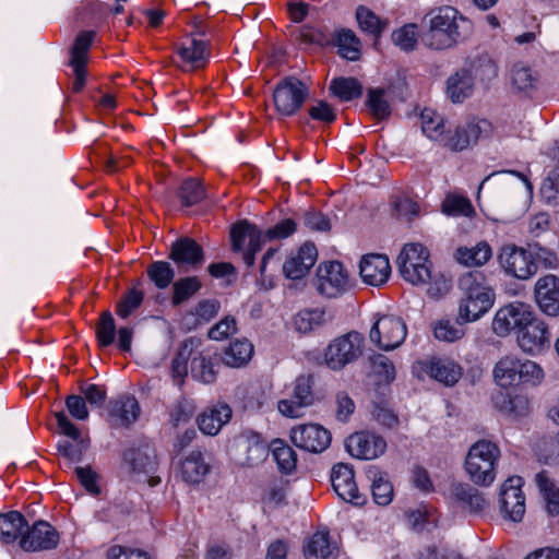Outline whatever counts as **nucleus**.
Instances as JSON below:
<instances>
[{"label": "nucleus", "mask_w": 559, "mask_h": 559, "mask_svg": "<svg viewBox=\"0 0 559 559\" xmlns=\"http://www.w3.org/2000/svg\"><path fill=\"white\" fill-rule=\"evenodd\" d=\"M442 211L452 216H471L474 213L471 201L462 195H448L442 203Z\"/></svg>", "instance_id": "052dcab7"}, {"label": "nucleus", "mask_w": 559, "mask_h": 559, "mask_svg": "<svg viewBox=\"0 0 559 559\" xmlns=\"http://www.w3.org/2000/svg\"><path fill=\"white\" fill-rule=\"evenodd\" d=\"M338 53L350 61H356L360 56V40L350 29H342L336 35Z\"/></svg>", "instance_id": "09e8293b"}, {"label": "nucleus", "mask_w": 559, "mask_h": 559, "mask_svg": "<svg viewBox=\"0 0 559 559\" xmlns=\"http://www.w3.org/2000/svg\"><path fill=\"white\" fill-rule=\"evenodd\" d=\"M201 286L202 284L197 276H188L176 281L173 286V305L179 306L190 299L201 288Z\"/></svg>", "instance_id": "864d4df0"}, {"label": "nucleus", "mask_w": 559, "mask_h": 559, "mask_svg": "<svg viewBox=\"0 0 559 559\" xmlns=\"http://www.w3.org/2000/svg\"><path fill=\"white\" fill-rule=\"evenodd\" d=\"M238 447L243 453L239 459L241 465L255 466L262 463L269 455L270 444L258 432L247 429L238 438Z\"/></svg>", "instance_id": "4be33fe9"}, {"label": "nucleus", "mask_w": 559, "mask_h": 559, "mask_svg": "<svg viewBox=\"0 0 559 559\" xmlns=\"http://www.w3.org/2000/svg\"><path fill=\"white\" fill-rule=\"evenodd\" d=\"M473 78L483 82L495 79L498 74V67L496 62L488 56L481 55L473 63L472 69Z\"/></svg>", "instance_id": "680f3d73"}, {"label": "nucleus", "mask_w": 559, "mask_h": 559, "mask_svg": "<svg viewBox=\"0 0 559 559\" xmlns=\"http://www.w3.org/2000/svg\"><path fill=\"white\" fill-rule=\"evenodd\" d=\"M540 193L547 203H556L559 200V168L551 170L544 179Z\"/></svg>", "instance_id": "69168bd1"}, {"label": "nucleus", "mask_w": 559, "mask_h": 559, "mask_svg": "<svg viewBox=\"0 0 559 559\" xmlns=\"http://www.w3.org/2000/svg\"><path fill=\"white\" fill-rule=\"evenodd\" d=\"M481 124H487V121H468L464 124L457 126L454 131H449L444 134L442 145L453 152H460L475 143L483 131Z\"/></svg>", "instance_id": "cd10ccee"}, {"label": "nucleus", "mask_w": 559, "mask_h": 559, "mask_svg": "<svg viewBox=\"0 0 559 559\" xmlns=\"http://www.w3.org/2000/svg\"><path fill=\"white\" fill-rule=\"evenodd\" d=\"M178 197L185 206H192L201 202L205 197V189L197 178H188L178 189Z\"/></svg>", "instance_id": "8fccbe9b"}, {"label": "nucleus", "mask_w": 559, "mask_h": 559, "mask_svg": "<svg viewBox=\"0 0 559 559\" xmlns=\"http://www.w3.org/2000/svg\"><path fill=\"white\" fill-rule=\"evenodd\" d=\"M147 275L156 287L164 289L173 282L175 272L168 262L155 261L147 267Z\"/></svg>", "instance_id": "13d9d810"}, {"label": "nucleus", "mask_w": 559, "mask_h": 559, "mask_svg": "<svg viewBox=\"0 0 559 559\" xmlns=\"http://www.w3.org/2000/svg\"><path fill=\"white\" fill-rule=\"evenodd\" d=\"M368 478L371 480V493L379 506H388L393 499V486L388 475L377 467L368 471Z\"/></svg>", "instance_id": "4c0bfd02"}, {"label": "nucleus", "mask_w": 559, "mask_h": 559, "mask_svg": "<svg viewBox=\"0 0 559 559\" xmlns=\"http://www.w3.org/2000/svg\"><path fill=\"white\" fill-rule=\"evenodd\" d=\"M192 345L193 342L191 340L185 341L171 361V376L178 385L183 383V379L188 374V360L193 355Z\"/></svg>", "instance_id": "49530a36"}, {"label": "nucleus", "mask_w": 559, "mask_h": 559, "mask_svg": "<svg viewBox=\"0 0 559 559\" xmlns=\"http://www.w3.org/2000/svg\"><path fill=\"white\" fill-rule=\"evenodd\" d=\"M499 457L500 450L496 443L488 440L474 443L465 460V469L471 480L478 486L491 485Z\"/></svg>", "instance_id": "39448f33"}, {"label": "nucleus", "mask_w": 559, "mask_h": 559, "mask_svg": "<svg viewBox=\"0 0 559 559\" xmlns=\"http://www.w3.org/2000/svg\"><path fill=\"white\" fill-rule=\"evenodd\" d=\"M292 442L309 452L320 453L331 443V433L320 425H300L290 431Z\"/></svg>", "instance_id": "a211bd4d"}, {"label": "nucleus", "mask_w": 559, "mask_h": 559, "mask_svg": "<svg viewBox=\"0 0 559 559\" xmlns=\"http://www.w3.org/2000/svg\"><path fill=\"white\" fill-rule=\"evenodd\" d=\"M313 377L311 374L299 376L294 382L293 393L289 399L281 400L277 408L286 417L298 418L304 415V409L313 403Z\"/></svg>", "instance_id": "4468645a"}, {"label": "nucleus", "mask_w": 559, "mask_h": 559, "mask_svg": "<svg viewBox=\"0 0 559 559\" xmlns=\"http://www.w3.org/2000/svg\"><path fill=\"white\" fill-rule=\"evenodd\" d=\"M330 91L342 102H350L362 95V85L355 78H335L330 83Z\"/></svg>", "instance_id": "79ce46f5"}, {"label": "nucleus", "mask_w": 559, "mask_h": 559, "mask_svg": "<svg viewBox=\"0 0 559 559\" xmlns=\"http://www.w3.org/2000/svg\"><path fill=\"white\" fill-rule=\"evenodd\" d=\"M109 419L115 427H128L140 415V405L134 396H120L109 403Z\"/></svg>", "instance_id": "c85d7f7f"}, {"label": "nucleus", "mask_w": 559, "mask_h": 559, "mask_svg": "<svg viewBox=\"0 0 559 559\" xmlns=\"http://www.w3.org/2000/svg\"><path fill=\"white\" fill-rule=\"evenodd\" d=\"M177 53L182 61V69L192 71L203 68L210 57L209 40L190 37L178 47Z\"/></svg>", "instance_id": "393cba45"}, {"label": "nucleus", "mask_w": 559, "mask_h": 559, "mask_svg": "<svg viewBox=\"0 0 559 559\" xmlns=\"http://www.w3.org/2000/svg\"><path fill=\"white\" fill-rule=\"evenodd\" d=\"M406 334V324L401 318L383 316L376 321L369 336L381 349L391 350L404 342Z\"/></svg>", "instance_id": "9d476101"}, {"label": "nucleus", "mask_w": 559, "mask_h": 559, "mask_svg": "<svg viewBox=\"0 0 559 559\" xmlns=\"http://www.w3.org/2000/svg\"><path fill=\"white\" fill-rule=\"evenodd\" d=\"M523 479L520 476L509 477L500 491L501 510L513 522H520L525 513V497L522 492Z\"/></svg>", "instance_id": "6ab92c4d"}, {"label": "nucleus", "mask_w": 559, "mask_h": 559, "mask_svg": "<svg viewBox=\"0 0 559 559\" xmlns=\"http://www.w3.org/2000/svg\"><path fill=\"white\" fill-rule=\"evenodd\" d=\"M462 299L459 306V320L473 322L489 311L493 305L495 294L489 287L485 274L469 271L459 280Z\"/></svg>", "instance_id": "f03ea898"}, {"label": "nucleus", "mask_w": 559, "mask_h": 559, "mask_svg": "<svg viewBox=\"0 0 559 559\" xmlns=\"http://www.w3.org/2000/svg\"><path fill=\"white\" fill-rule=\"evenodd\" d=\"M96 33L94 31L81 32L71 48V58L69 63L86 64L88 60V51Z\"/></svg>", "instance_id": "603ef678"}, {"label": "nucleus", "mask_w": 559, "mask_h": 559, "mask_svg": "<svg viewBox=\"0 0 559 559\" xmlns=\"http://www.w3.org/2000/svg\"><path fill=\"white\" fill-rule=\"evenodd\" d=\"M253 355V345L248 340H237L224 350L223 362L233 368L247 365Z\"/></svg>", "instance_id": "58836bf2"}, {"label": "nucleus", "mask_w": 559, "mask_h": 559, "mask_svg": "<svg viewBox=\"0 0 559 559\" xmlns=\"http://www.w3.org/2000/svg\"><path fill=\"white\" fill-rule=\"evenodd\" d=\"M296 223L292 218H285L278 222L272 228H269L264 235L267 240L284 239L296 231Z\"/></svg>", "instance_id": "774afa93"}, {"label": "nucleus", "mask_w": 559, "mask_h": 559, "mask_svg": "<svg viewBox=\"0 0 559 559\" xmlns=\"http://www.w3.org/2000/svg\"><path fill=\"white\" fill-rule=\"evenodd\" d=\"M55 417L61 433L72 439V441H60L57 445L58 452L63 459V465L71 467L73 463L82 461L83 453L87 449V443L82 438L80 430L70 421L63 412H57Z\"/></svg>", "instance_id": "1a4fd4ad"}, {"label": "nucleus", "mask_w": 559, "mask_h": 559, "mask_svg": "<svg viewBox=\"0 0 559 559\" xmlns=\"http://www.w3.org/2000/svg\"><path fill=\"white\" fill-rule=\"evenodd\" d=\"M531 310L524 304H510L500 308L493 318L492 330L498 336L519 331L525 320H531Z\"/></svg>", "instance_id": "aec40b11"}, {"label": "nucleus", "mask_w": 559, "mask_h": 559, "mask_svg": "<svg viewBox=\"0 0 559 559\" xmlns=\"http://www.w3.org/2000/svg\"><path fill=\"white\" fill-rule=\"evenodd\" d=\"M331 317L322 308L302 309L294 317V326L301 334H309L324 326Z\"/></svg>", "instance_id": "c9c22d12"}, {"label": "nucleus", "mask_w": 559, "mask_h": 559, "mask_svg": "<svg viewBox=\"0 0 559 559\" xmlns=\"http://www.w3.org/2000/svg\"><path fill=\"white\" fill-rule=\"evenodd\" d=\"M499 259L504 271L519 280H528L537 272L536 261L531 250L506 246Z\"/></svg>", "instance_id": "ddd939ff"}, {"label": "nucleus", "mask_w": 559, "mask_h": 559, "mask_svg": "<svg viewBox=\"0 0 559 559\" xmlns=\"http://www.w3.org/2000/svg\"><path fill=\"white\" fill-rule=\"evenodd\" d=\"M210 472V464L200 450L191 451L181 462L180 474L189 484H199Z\"/></svg>", "instance_id": "2f4dec72"}, {"label": "nucleus", "mask_w": 559, "mask_h": 559, "mask_svg": "<svg viewBox=\"0 0 559 559\" xmlns=\"http://www.w3.org/2000/svg\"><path fill=\"white\" fill-rule=\"evenodd\" d=\"M493 379L501 388L520 384L537 385L544 379V371L535 361L508 355L496 364Z\"/></svg>", "instance_id": "20e7f679"}, {"label": "nucleus", "mask_w": 559, "mask_h": 559, "mask_svg": "<svg viewBox=\"0 0 559 559\" xmlns=\"http://www.w3.org/2000/svg\"><path fill=\"white\" fill-rule=\"evenodd\" d=\"M314 285L321 295L338 297L349 287L348 273L338 261L324 262L318 267Z\"/></svg>", "instance_id": "6e6552de"}, {"label": "nucleus", "mask_w": 559, "mask_h": 559, "mask_svg": "<svg viewBox=\"0 0 559 559\" xmlns=\"http://www.w3.org/2000/svg\"><path fill=\"white\" fill-rule=\"evenodd\" d=\"M474 92V78L468 69H461L447 80V95L452 103L461 104Z\"/></svg>", "instance_id": "7c9ffc66"}, {"label": "nucleus", "mask_w": 559, "mask_h": 559, "mask_svg": "<svg viewBox=\"0 0 559 559\" xmlns=\"http://www.w3.org/2000/svg\"><path fill=\"white\" fill-rule=\"evenodd\" d=\"M428 376L445 385H454L461 378V367L449 359H432L426 365Z\"/></svg>", "instance_id": "f704fd0d"}, {"label": "nucleus", "mask_w": 559, "mask_h": 559, "mask_svg": "<svg viewBox=\"0 0 559 559\" xmlns=\"http://www.w3.org/2000/svg\"><path fill=\"white\" fill-rule=\"evenodd\" d=\"M364 342L362 334L356 331L334 338L324 350L325 365L332 370H342L361 356Z\"/></svg>", "instance_id": "423d86ee"}, {"label": "nucleus", "mask_w": 559, "mask_h": 559, "mask_svg": "<svg viewBox=\"0 0 559 559\" xmlns=\"http://www.w3.org/2000/svg\"><path fill=\"white\" fill-rule=\"evenodd\" d=\"M231 416L233 411L228 404L217 403L200 414L197 423L203 433L215 436L230 420Z\"/></svg>", "instance_id": "c756f323"}, {"label": "nucleus", "mask_w": 559, "mask_h": 559, "mask_svg": "<svg viewBox=\"0 0 559 559\" xmlns=\"http://www.w3.org/2000/svg\"><path fill=\"white\" fill-rule=\"evenodd\" d=\"M520 347L531 354H540L549 346V332L546 324L531 312V320H525L518 331Z\"/></svg>", "instance_id": "dca6fc26"}, {"label": "nucleus", "mask_w": 559, "mask_h": 559, "mask_svg": "<svg viewBox=\"0 0 559 559\" xmlns=\"http://www.w3.org/2000/svg\"><path fill=\"white\" fill-rule=\"evenodd\" d=\"M369 359L372 371L379 376L382 381L390 383L395 379V367L386 356L377 354Z\"/></svg>", "instance_id": "e2e57ef3"}, {"label": "nucleus", "mask_w": 559, "mask_h": 559, "mask_svg": "<svg viewBox=\"0 0 559 559\" xmlns=\"http://www.w3.org/2000/svg\"><path fill=\"white\" fill-rule=\"evenodd\" d=\"M366 105L372 116L379 120L385 119L391 114L390 104L385 99V91L383 88L368 90Z\"/></svg>", "instance_id": "6e6d98bb"}, {"label": "nucleus", "mask_w": 559, "mask_h": 559, "mask_svg": "<svg viewBox=\"0 0 559 559\" xmlns=\"http://www.w3.org/2000/svg\"><path fill=\"white\" fill-rule=\"evenodd\" d=\"M142 300V292L135 288L129 290L118 302L116 310L117 314L122 319L128 318L132 313V311L140 307Z\"/></svg>", "instance_id": "0e129e2a"}, {"label": "nucleus", "mask_w": 559, "mask_h": 559, "mask_svg": "<svg viewBox=\"0 0 559 559\" xmlns=\"http://www.w3.org/2000/svg\"><path fill=\"white\" fill-rule=\"evenodd\" d=\"M231 248L235 252H241L247 266H252L255 253L264 243L262 231L247 221L239 222L230 229Z\"/></svg>", "instance_id": "0eeeda50"}, {"label": "nucleus", "mask_w": 559, "mask_h": 559, "mask_svg": "<svg viewBox=\"0 0 559 559\" xmlns=\"http://www.w3.org/2000/svg\"><path fill=\"white\" fill-rule=\"evenodd\" d=\"M317 248L312 243H304L299 250L292 254L283 264V272L292 280L302 278L317 261Z\"/></svg>", "instance_id": "bb28decb"}, {"label": "nucleus", "mask_w": 559, "mask_h": 559, "mask_svg": "<svg viewBox=\"0 0 559 559\" xmlns=\"http://www.w3.org/2000/svg\"><path fill=\"white\" fill-rule=\"evenodd\" d=\"M169 259L180 267H197L204 260L202 247L192 238L181 237L170 248Z\"/></svg>", "instance_id": "a878e982"}, {"label": "nucleus", "mask_w": 559, "mask_h": 559, "mask_svg": "<svg viewBox=\"0 0 559 559\" xmlns=\"http://www.w3.org/2000/svg\"><path fill=\"white\" fill-rule=\"evenodd\" d=\"M270 451L281 472L292 473L297 463L296 452L282 439H275L270 443Z\"/></svg>", "instance_id": "37998d69"}, {"label": "nucleus", "mask_w": 559, "mask_h": 559, "mask_svg": "<svg viewBox=\"0 0 559 559\" xmlns=\"http://www.w3.org/2000/svg\"><path fill=\"white\" fill-rule=\"evenodd\" d=\"M237 332L236 319L231 316L225 317L216 323L210 331L209 337L212 340L221 341Z\"/></svg>", "instance_id": "338daca9"}, {"label": "nucleus", "mask_w": 559, "mask_h": 559, "mask_svg": "<svg viewBox=\"0 0 559 559\" xmlns=\"http://www.w3.org/2000/svg\"><path fill=\"white\" fill-rule=\"evenodd\" d=\"M356 20L361 31L376 37L380 36L388 24L386 21L381 20L371 10L364 5L357 8Z\"/></svg>", "instance_id": "3c124183"}, {"label": "nucleus", "mask_w": 559, "mask_h": 559, "mask_svg": "<svg viewBox=\"0 0 559 559\" xmlns=\"http://www.w3.org/2000/svg\"><path fill=\"white\" fill-rule=\"evenodd\" d=\"M96 337L102 347L110 346L115 342L116 324L109 311L102 312L96 324Z\"/></svg>", "instance_id": "4d7b16f0"}, {"label": "nucleus", "mask_w": 559, "mask_h": 559, "mask_svg": "<svg viewBox=\"0 0 559 559\" xmlns=\"http://www.w3.org/2000/svg\"><path fill=\"white\" fill-rule=\"evenodd\" d=\"M60 540L59 532L44 520L36 521L32 526L27 524L24 535L20 539V547L24 551L36 552L55 549Z\"/></svg>", "instance_id": "9b49d317"}, {"label": "nucleus", "mask_w": 559, "mask_h": 559, "mask_svg": "<svg viewBox=\"0 0 559 559\" xmlns=\"http://www.w3.org/2000/svg\"><path fill=\"white\" fill-rule=\"evenodd\" d=\"M535 481L546 500V508L549 514H559V488L555 486L546 471L536 474Z\"/></svg>", "instance_id": "c03bdc74"}, {"label": "nucleus", "mask_w": 559, "mask_h": 559, "mask_svg": "<svg viewBox=\"0 0 559 559\" xmlns=\"http://www.w3.org/2000/svg\"><path fill=\"white\" fill-rule=\"evenodd\" d=\"M307 94V87L301 81L287 78L276 86L273 93L275 107L280 114L292 116L302 106Z\"/></svg>", "instance_id": "f8f14e48"}, {"label": "nucleus", "mask_w": 559, "mask_h": 559, "mask_svg": "<svg viewBox=\"0 0 559 559\" xmlns=\"http://www.w3.org/2000/svg\"><path fill=\"white\" fill-rule=\"evenodd\" d=\"M511 83L519 92L530 93L536 88L537 75L530 67L515 63L511 70Z\"/></svg>", "instance_id": "de8ad7c7"}, {"label": "nucleus", "mask_w": 559, "mask_h": 559, "mask_svg": "<svg viewBox=\"0 0 559 559\" xmlns=\"http://www.w3.org/2000/svg\"><path fill=\"white\" fill-rule=\"evenodd\" d=\"M27 527V520L19 511L0 513V542L3 544L20 543Z\"/></svg>", "instance_id": "473e14b6"}, {"label": "nucleus", "mask_w": 559, "mask_h": 559, "mask_svg": "<svg viewBox=\"0 0 559 559\" xmlns=\"http://www.w3.org/2000/svg\"><path fill=\"white\" fill-rule=\"evenodd\" d=\"M492 255L490 246L485 242H478L476 246L467 248L460 247L455 251V259L459 263L466 266H479L485 264Z\"/></svg>", "instance_id": "ea45409f"}, {"label": "nucleus", "mask_w": 559, "mask_h": 559, "mask_svg": "<svg viewBox=\"0 0 559 559\" xmlns=\"http://www.w3.org/2000/svg\"><path fill=\"white\" fill-rule=\"evenodd\" d=\"M423 132L431 140L443 142L445 124L444 119L435 110L425 108L420 115Z\"/></svg>", "instance_id": "a18cd8bd"}, {"label": "nucleus", "mask_w": 559, "mask_h": 559, "mask_svg": "<svg viewBox=\"0 0 559 559\" xmlns=\"http://www.w3.org/2000/svg\"><path fill=\"white\" fill-rule=\"evenodd\" d=\"M336 548L329 540L328 532L314 533L305 547L306 559H329Z\"/></svg>", "instance_id": "a19ab883"}, {"label": "nucleus", "mask_w": 559, "mask_h": 559, "mask_svg": "<svg viewBox=\"0 0 559 559\" xmlns=\"http://www.w3.org/2000/svg\"><path fill=\"white\" fill-rule=\"evenodd\" d=\"M218 362H215L209 352H193L190 371L192 378L205 384L216 380Z\"/></svg>", "instance_id": "e433bc0d"}, {"label": "nucleus", "mask_w": 559, "mask_h": 559, "mask_svg": "<svg viewBox=\"0 0 559 559\" xmlns=\"http://www.w3.org/2000/svg\"><path fill=\"white\" fill-rule=\"evenodd\" d=\"M416 24H406L392 33L393 43L404 51H413L418 40Z\"/></svg>", "instance_id": "bf43d9fd"}, {"label": "nucleus", "mask_w": 559, "mask_h": 559, "mask_svg": "<svg viewBox=\"0 0 559 559\" xmlns=\"http://www.w3.org/2000/svg\"><path fill=\"white\" fill-rule=\"evenodd\" d=\"M122 464L132 473H154L158 465L155 448L147 440L133 442L123 451Z\"/></svg>", "instance_id": "2eb2a0df"}, {"label": "nucleus", "mask_w": 559, "mask_h": 559, "mask_svg": "<svg viewBox=\"0 0 559 559\" xmlns=\"http://www.w3.org/2000/svg\"><path fill=\"white\" fill-rule=\"evenodd\" d=\"M450 492L453 499L473 513H480L488 507V502L483 493L468 484H453Z\"/></svg>", "instance_id": "72a5a7b5"}, {"label": "nucleus", "mask_w": 559, "mask_h": 559, "mask_svg": "<svg viewBox=\"0 0 559 559\" xmlns=\"http://www.w3.org/2000/svg\"><path fill=\"white\" fill-rule=\"evenodd\" d=\"M535 298L538 307L548 316L559 314V277L547 274L535 284Z\"/></svg>", "instance_id": "b1692460"}, {"label": "nucleus", "mask_w": 559, "mask_h": 559, "mask_svg": "<svg viewBox=\"0 0 559 559\" xmlns=\"http://www.w3.org/2000/svg\"><path fill=\"white\" fill-rule=\"evenodd\" d=\"M331 483L337 496L355 506H362L366 497L360 495L355 481L354 471L346 464H336L332 468Z\"/></svg>", "instance_id": "412c9836"}, {"label": "nucleus", "mask_w": 559, "mask_h": 559, "mask_svg": "<svg viewBox=\"0 0 559 559\" xmlns=\"http://www.w3.org/2000/svg\"><path fill=\"white\" fill-rule=\"evenodd\" d=\"M462 320L456 319L455 322L451 320H440L433 330L435 337L439 341L455 342L462 338L465 334L464 324Z\"/></svg>", "instance_id": "5fc2aeb1"}, {"label": "nucleus", "mask_w": 559, "mask_h": 559, "mask_svg": "<svg viewBox=\"0 0 559 559\" xmlns=\"http://www.w3.org/2000/svg\"><path fill=\"white\" fill-rule=\"evenodd\" d=\"M359 274L362 281L371 286H381L388 282L391 265L385 254L370 253L361 258Z\"/></svg>", "instance_id": "5701e85b"}, {"label": "nucleus", "mask_w": 559, "mask_h": 559, "mask_svg": "<svg viewBox=\"0 0 559 559\" xmlns=\"http://www.w3.org/2000/svg\"><path fill=\"white\" fill-rule=\"evenodd\" d=\"M426 19L429 25L423 38L426 46L442 50L451 48L461 39V23H466V20L455 8L444 5L432 9Z\"/></svg>", "instance_id": "7ed1b4c3"}, {"label": "nucleus", "mask_w": 559, "mask_h": 559, "mask_svg": "<svg viewBox=\"0 0 559 559\" xmlns=\"http://www.w3.org/2000/svg\"><path fill=\"white\" fill-rule=\"evenodd\" d=\"M345 447L353 457L373 460L385 452L386 441L379 435L360 431L350 435Z\"/></svg>", "instance_id": "f3484780"}, {"label": "nucleus", "mask_w": 559, "mask_h": 559, "mask_svg": "<svg viewBox=\"0 0 559 559\" xmlns=\"http://www.w3.org/2000/svg\"><path fill=\"white\" fill-rule=\"evenodd\" d=\"M396 262L401 276L413 285H423L435 281L436 287L431 286L428 289L431 297H439L449 289L447 281L437 280V275L432 273L429 252L423 245H405Z\"/></svg>", "instance_id": "f257e3e1"}]
</instances>
